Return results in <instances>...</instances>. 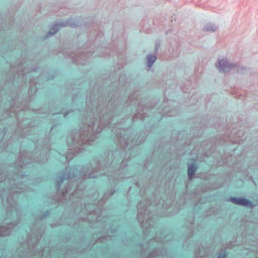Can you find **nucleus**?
<instances>
[{"instance_id":"f257e3e1","label":"nucleus","mask_w":258,"mask_h":258,"mask_svg":"<svg viewBox=\"0 0 258 258\" xmlns=\"http://www.w3.org/2000/svg\"><path fill=\"white\" fill-rule=\"evenodd\" d=\"M88 113L86 118V123L91 127V130L88 128L84 129L81 133H78L77 136L72 135L71 140L74 147H71V143L69 139L67 140V144L69 148L67 155L64 156L66 161L72 159L74 156L78 155L84 149L85 144L92 145L94 140L97 137V134L102 131V126L111 127L112 121L113 112L107 111L105 107L102 108L100 105L90 108L89 103L87 102Z\"/></svg>"},{"instance_id":"f03ea898","label":"nucleus","mask_w":258,"mask_h":258,"mask_svg":"<svg viewBox=\"0 0 258 258\" xmlns=\"http://www.w3.org/2000/svg\"><path fill=\"white\" fill-rule=\"evenodd\" d=\"M205 116L201 114H198L197 116V122L198 125H195L191 131L192 137L189 138V134L186 130L179 131L177 135L175 137H171L170 141L173 140V142L177 143L181 142L184 143L186 146L189 147L192 150H196L198 147L199 144L198 139L199 138L207 137L206 128L208 127V123L206 122Z\"/></svg>"},{"instance_id":"7ed1b4c3","label":"nucleus","mask_w":258,"mask_h":258,"mask_svg":"<svg viewBox=\"0 0 258 258\" xmlns=\"http://www.w3.org/2000/svg\"><path fill=\"white\" fill-rule=\"evenodd\" d=\"M114 166L115 163L113 160L109 166L105 167L103 169H102V165L101 166L99 165V167H97L96 168L92 169L93 172H88L83 169L80 172L79 177H82L84 178H94L102 174L115 179L128 178L130 177L127 173V168L125 160L122 161L118 170L115 171L112 170Z\"/></svg>"},{"instance_id":"20e7f679","label":"nucleus","mask_w":258,"mask_h":258,"mask_svg":"<svg viewBox=\"0 0 258 258\" xmlns=\"http://www.w3.org/2000/svg\"><path fill=\"white\" fill-rule=\"evenodd\" d=\"M15 181V180L10 179L8 178H3V174L0 175V186H2L3 185H6L7 183L9 184V187H5L3 190L1 191L0 193V196L2 197L3 200L5 199V194H8V195L6 198L8 204L9 205V210L7 213V215L11 214L12 212L15 211L16 214L18 215V209H17V199L18 198L17 193H21L25 192L26 189H24L23 186L25 185L22 184H16L13 182Z\"/></svg>"},{"instance_id":"39448f33","label":"nucleus","mask_w":258,"mask_h":258,"mask_svg":"<svg viewBox=\"0 0 258 258\" xmlns=\"http://www.w3.org/2000/svg\"><path fill=\"white\" fill-rule=\"evenodd\" d=\"M242 230L240 232V237L242 240L251 246H256V249L248 248L254 252L258 250V225L256 224H247L246 222L242 223L238 227Z\"/></svg>"},{"instance_id":"423d86ee","label":"nucleus","mask_w":258,"mask_h":258,"mask_svg":"<svg viewBox=\"0 0 258 258\" xmlns=\"http://www.w3.org/2000/svg\"><path fill=\"white\" fill-rule=\"evenodd\" d=\"M138 220L141 227L144 229L145 235L151 231L153 227V220L151 213L149 210V202L148 201H141L138 205Z\"/></svg>"},{"instance_id":"0eeeda50","label":"nucleus","mask_w":258,"mask_h":258,"mask_svg":"<svg viewBox=\"0 0 258 258\" xmlns=\"http://www.w3.org/2000/svg\"><path fill=\"white\" fill-rule=\"evenodd\" d=\"M253 200L245 196H230L225 199L227 202H231L236 205L241 206L247 209H253L258 205V192L252 194Z\"/></svg>"},{"instance_id":"6e6552de","label":"nucleus","mask_w":258,"mask_h":258,"mask_svg":"<svg viewBox=\"0 0 258 258\" xmlns=\"http://www.w3.org/2000/svg\"><path fill=\"white\" fill-rule=\"evenodd\" d=\"M186 167L188 180L191 181L196 177V172L199 167V160L198 158H188L186 162Z\"/></svg>"},{"instance_id":"1a4fd4ad","label":"nucleus","mask_w":258,"mask_h":258,"mask_svg":"<svg viewBox=\"0 0 258 258\" xmlns=\"http://www.w3.org/2000/svg\"><path fill=\"white\" fill-rule=\"evenodd\" d=\"M234 126H236V124L232 125V130L229 135L230 137H233L235 139L233 141V143L238 145H242L246 142V140L244 131L243 129H240L236 131L234 128Z\"/></svg>"},{"instance_id":"9d476101","label":"nucleus","mask_w":258,"mask_h":258,"mask_svg":"<svg viewBox=\"0 0 258 258\" xmlns=\"http://www.w3.org/2000/svg\"><path fill=\"white\" fill-rule=\"evenodd\" d=\"M78 24L73 19H70L63 23L55 24L50 27L49 31L45 37L48 38V37L54 35L62 27L70 26L71 27H75Z\"/></svg>"},{"instance_id":"9b49d317","label":"nucleus","mask_w":258,"mask_h":258,"mask_svg":"<svg viewBox=\"0 0 258 258\" xmlns=\"http://www.w3.org/2000/svg\"><path fill=\"white\" fill-rule=\"evenodd\" d=\"M66 172L62 176L59 177L57 180L56 187L57 193H59L61 184L63 182L64 179H73L76 178L77 177V175L75 173V169L68 167L66 169Z\"/></svg>"},{"instance_id":"f8f14e48","label":"nucleus","mask_w":258,"mask_h":258,"mask_svg":"<svg viewBox=\"0 0 258 258\" xmlns=\"http://www.w3.org/2000/svg\"><path fill=\"white\" fill-rule=\"evenodd\" d=\"M116 137L118 141L120 142V144H122V148L124 150H125L127 148L130 150V147L138 145L143 142V140L140 141H138V140L136 141L135 140H132L131 141L130 138L127 137L126 138L125 136L123 137L122 135H119L118 132L117 133Z\"/></svg>"},{"instance_id":"ddd939ff","label":"nucleus","mask_w":258,"mask_h":258,"mask_svg":"<svg viewBox=\"0 0 258 258\" xmlns=\"http://www.w3.org/2000/svg\"><path fill=\"white\" fill-rule=\"evenodd\" d=\"M216 67L220 72L228 73L231 69L236 67V63H229L226 59L219 60L216 63Z\"/></svg>"},{"instance_id":"4468645a","label":"nucleus","mask_w":258,"mask_h":258,"mask_svg":"<svg viewBox=\"0 0 258 258\" xmlns=\"http://www.w3.org/2000/svg\"><path fill=\"white\" fill-rule=\"evenodd\" d=\"M167 94V90H164V92H162V98H164L162 100V118L165 116H168L170 117L172 116L173 115V113L177 112V105H176L173 109H167V108L164 105L165 102L168 101L166 97Z\"/></svg>"},{"instance_id":"2eb2a0df","label":"nucleus","mask_w":258,"mask_h":258,"mask_svg":"<svg viewBox=\"0 0 258 258\" xmlns=\"http://www.w3.org/2000/svg\"><path fill=\"white\" fill-rule=\"evenodd\" d=\"M17 224H9L7 226H0V236H8L16 228Z\"/></svg>"},{"instance_id":"dca6fc26","label":"nucleus","mask_w":258,"mask_h":258,"mask_svg":"<svg viewBox=\"0 0 258 258\" xmlns=\"http://www.w3.org/2000/svg\"><path fill=\"white\" fill-rule=\"evenodd\" d=\"M254 168H250V166L248 165L247 167L246 168V169L244 171V174L245 175V177L246 179H247L248 180H250L252 181V182L254 183L253 175L251 174V172H249V170L250 171L253 172L254 171Z\"/></svg>"},{"instance_id":"f3484780","label":"nucleus","mask_w":258,"mask_h":258,"mask_svg":"<svg viewBox=\"0 0 258 258\" xmlns=\"http://www.w3.org/2000/svg\"><path fill=\"white\" fill-rule=\"evenodd\" d=\"M178 44H176L175 48H170L169 51L170 53V57L172 58H175L179 57L180 54V51L178 48Z\"/></svg>"},{"instance_id":"a211bd4d","label":"nucleus","mask_w":258,"mask_h":258,"mask_svg":"<svg viewBox=\"0 0 258 258\" xmlns=\"http://www.w3.org/2000/svg\"><path fill=\"white\" fill-rule=\"evenodd\" d=\"M217 27L215 25L211 22H209L206 24L203 28V31L206 32H214L217 29Z\"/></svg>"},{"instance_id":"6ab92c4d","label":"nucleus","mask_w":258,"mask_h":258,"mask_svg":"<svg viewBox=\"0 0 258 258\" xmlns=\"http://www.w3.org/2000/svg\"><path fill=\"white\" fill-rule=\"evenodd\" d=\"M147 67L150 68L156 59V56L153 54H148L146 57Z\"/></svg>"},{"instance_id":"aec40b11","label":"nucleus","mask_w":258,"mask_h":258,"mask_svg":"<svg viewBox=\"0 0 258 258\" xmlns=\"http://www.w3.org/2000/svg\"><path fill=\"white\" fill-rule=\"evenodd\" d=\"M159 252V249L157 247H156L153 251L151 252L148 257V258H158L157 256L158 254H157V252Z\"/></svg>"},{"instance_id":"412c9836","label":"nucleus","mask_w":258,"mask_h":258,"mask_svg":"<svg viewBox=\"0 0 258 258\" xmlns=\"http://www.w3.org/2000/svg\"><path fill=\"white\" fill-rule=\"evenodd\" d=\"M208 197H202L199 199V203L204 204L207 203L208 202Z\"/></svg>"},{"instance_id":"4be33fe9","label":"nucleus","mask_w":258,"mask_h":258,"mask_svg":"<svg viewBox=\"0 0 258 258\" xmlns=\"http://www.w3.org/2000/svg\"><path fill=\"white\" fill-rule=\"evenodd\" d=\"M82 55H84V53H82V54L81 55H78V54H76V53H75V54H70V55H69V56H70V57H72V58H76V59H77V60H78V59H80V58H79V57H82Z\"/></svg>"},{"instance_id":"5701e85b","label":"nucleus","mask_w":258,"mask_h":258,"mask_svg":"<svg viewBox=\"0 0 258 258\" xmlns=\"http://www.w3.org/2000/svg\"><path fill=\"white\" fill-rule=\"evenodd\" d=\"M71 187L69 186H68L65 191H63L62 192V197L63 198H66V194L69 191V190L70 189Z\"/></svg>"},{"instance_id":"b1692460","label":"nucleus","mask_w":258,"mask_h":258,"mask_svg":"<svg viewBox=\"0 0 258 258\" xmlns=\"http://www.w3.org/2000/svg\"><path fill=\"white\" fill-rule=\"evenodd\" d=\"M20 156H21V159L23 160V164L22 165V168H24V160H25V156L23 157V155L22 154V153H21L20 154Z\"/></svg>"},{"instance_id":"393cba45","label":"nucleus","mask_w":258,"mask_h":258,"mask_svg":"<svg viewBox=\"0 0 258 258\" xmlns=\"http://www.w3.org/2000/svg\"><path fill=\"white\" fill-rule=\"evenodd\" d=\"M138 117L143 118V116H142V114H136V115L134 117V118H138Z\"/></svg>"},{"instance_id":"a878e982","label":"nucleus","mask_w":258,"mask_h":258,"mask_svg":"<svg viewBox=\"0 0 258 258\" xmlns=\"http://www.w3.org/2000/svg\"><path fill=\"white\" fill-rule=\"evenodd\" d=\"M114 192V191L113 192H111L109 195H108L107 193L105 194L104 198H107L108 197V196H110L112 195Z\"/></svg>"},{"instance_id":"bb28decb","label":"nucleus","mask_w":258,"mask_h":258,"mask_svg":"<svg viewBox=\"0 0 258 258\" xmlns=\"http://www.w3.org/2000/svg\"><path fill=\"white\" fill-rule=\"evenodd\" d=\"M195 208H198V209L199 210H200L201 209V206L200 205H198V203H196L195 205Z\"/></svg>"},{"instance_id":"cd10ccee","label":"nucleus","mask_w":258,"mask_h":258,"mask_svg":"<svg viewBox=\"0 0 258 258\" xmlns=\"http://www.w3.org/2000/svg\"><path fill=\"white\" fill-rule=\"evenodd\" d=\"M155 241H156V238H153L152 239H151V240L149 241V245H151V244H152V243L154 242Z\"/></svg>"},{"instance_id":"c85d7f7f","label":"nucleus","mask_w":258,"mask_h":258,"mask_svg":"<svg viewBox=\"0 0 258 258\" xmlns=\"http://www.w3.org/2000/svg\"><path fill=\"white\" fill-rule=\"evenodd\" d=\"M38 239H39V236H38V235H37L36 238L35 239V242H34L35 244H37V243L38 242Z\"/></svg>"},{"instance_id":"c756f323","label":"nucleus","mask_w":258,"mask_h":258,"mask_svg":"<svg viewBox=\"0 0 258 258\" xmlns=\"http://www.w3.org/2000/svg\"><path fill=\"white\" fill-rule=\"evenodd\" d=\"M253 258H258V250H257L256 251L254 252V257Z\"/></svg>"},{"instance_id":"7c9ffc66","label":"nucleus","mask_w":258,"mask_h":258,"mask_svg":"<svg viewBox=\"0 0 258 258\" xmlns=\"http://www.w3.org/2000/svg\"><path fill=\"white\" fill-rule=\"evenodd\" d=\"M60 113H61V114H63V116H64V117H66V116L68 115V114L69 113V112H68V113H63V112H62V111H61V112H60Z\"/></svg>"},{"instance_id":"2f4dec72","label":"nucleus","mask_w":258,"mask_h":258,"mask_svg":"<svg viewBox=\"0 0 258 258\" xmlns=\"http://www.w3.org/2000/svg\"><path fill=\"white\" fill-rule=\"evenodd\" d=\"M162 84L163 83V82H164V79H163V74H162ZM164 89V86L162 85V89Z\"/></svg>"},{"instance_id":"473e14b6","label":"nucleus","mask_w":258,"mask_h":258,"mask_svg":"<svg viewBox=\"0 0 258 258\" xmlns=\"http://www.w3.org/2000/svg\"><path fill=\"white\" fill-rule=\"evenodd\" d=\"M162 207H163V203L165 202V201L163 200V198H162Z\"/></svg>"},{"instance_id":"72a5a7b5","label":"nucleus","mask_w":258,"mask_h":258,"mask_svg":"<svg viewBox=\"0 0 258 258\" xmlns=\"http://www.w3.org/2000/svg\"><path fill=\"white\" fill-rule=\"evenodd\" d=\"M163 244V242L162 241V244ZM162 252L164 250V248L163 247V246L162 245Z\"/></svg>"},{"instance_id":"f704fd0d","label":"nucleus","mask_w":258,"mask_h":258,"mask_svg":"<svg viewBox=\"0 0 258 258\" xmlns=\"http://www.w3.org/2000/svg\"><path fill=\"white\" fill-rule=\"evenodd\" d=\"M114 130H115V128H113V130H112V132H113L115 134V132Z\"/></svg>"},{"instance_id":"c9c22d12","label":"nucleus","mask_w":258,"mask_h":258,"mask_svg":"<svg viewBox=\"0 0 258 258\" xmlns=\"http://www.w3.org/2000/svg\"><path fill=\"white\" fill-rule=\"evenodd\" d=\"M29 156V154H28V153H26V156H27V157H28Z\"/></svg>"},{"instance_id":"e433bc0d","label":"nucleus","mask_w":258,"mask_h":258,"mask_svg":"<svg viewBox=\"0 0 258 258\" xmlns=\"http://www.w3.org/2000/svg\"><path fill=\"white\" fill-rule=\"evenodd\" d=\"M25 178L24 176H23L22 177H21V178L22 179H23V178Z\"/></svg>"},{"instance_id":"4c0bfd02","label":"nucleus","mask_w":258,"mask_h":258,"mask_svg":"<svg viewBox=\"0 0 258 258\" xmlns=\"http://www.w3.org/2000/svg\"><path fill=\"white\" fill-rule=\"evenodd\" d=\"M53 114L55 115V114H57L58 113H52Z\"/></svg>"},{"instance_id":"58836bf2","label":"nucleus","mask_w":258,"mask_h":258,"mask_svg":"<svg viewBox=\"0 0 258 258\" xmlns=\"http://www.w3.org/2000/svg\"><path fill=\"white\" fill-rule=\"evenodd\" d=\"M75 194L76 193V191H75ZM75 194H74L73 196H74Z\"/></svg>"},{"instance_id":"ea45409f","label":"nucleus","mask_w":258,"mask_h":258,"mask_svg":"<svg viewBox=\"0 0 258 258\" xmlns=\"http://www.w3.org/2000/svg\"><path fill=\"white\" fill-rule=\"evenodd\" d=\"M119 133H120L121 132V131L119 130Z\"/></svg>"},{"instance_id":"a19ab883","label":"nucleus","mask_w":258,"mask_h":258,"mask_svg":"<svg viewBox=\"0 0 258 258\" xmlns=\"http://www.w3.org/2000/svg\"><path fill=\"white\" fill-rule=\"evenodd\" d=\"M162 56L163 55V53H162Z\"/></svg>"},{"instance_id":"79ce46f5","label":"nucleus","mask_w":258,"mask_h":258,"mask_svg":"<svg viewBox=\"0 0 258 258\" xmlns=\"http://www.w3.org/2000/svg\"><path fill=\"white\" fill-rule=\"evenodd\" d=\"M162 217H163V214L162 215Z\"/></svg>"}]
</instances>
